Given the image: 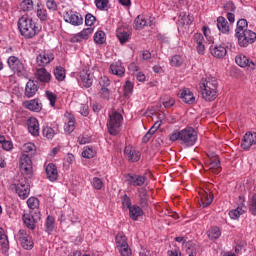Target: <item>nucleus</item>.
Returning <instances> with one entry per match:
<instances>
[{
    "mask_svg": "<svg viewBox=\"0 0 256 256\" xmlns=\"http://www.w3.org/2000/svg\"><path fill=\"white\" fill-rule=\"evenodd\" d=\"M218 85L217 80L213 76H206L205 78H202L199 83L202 99L208 102L215 101L218 96Z\"/></svg>",
    "mask_w": 256,
    "mask_h": 256,
    "instance_id": "1",
    "label": "nucleus"
},
{
    "mask_svg": "<svg viewBox=\"0 0 256 256\" xmlns=\"http://www.w3.org/2000/svg\"><path fill=\"white\" fill-rule=\"evenodd\" d=\"M170 141H180L184 147H193L197 143V131L193 127L184 128L170 135Z\"/></svg>",
    "mask_w": 256,
    "mask_h": 256,
    "instance_id": "2",
    "label": "nucleus"
},
{
    "mask_svg": "<svg viewBox=\"0 0 256 256\" xmlns=\"http://www.w3.org/2000/svg\"><path fill=\"white\" fill-rule=\"evenodd\" d=\"M18 29L24 39H33V37L39 33V27H37V24H35L33 19L27 16L19 18Z\"/></svg>",
    "mask_w": 256,
    "mask_h": 256,
    "instance_id": "3",
    "label": "nucleus"
},
{
    "mask_svg": "<svg viewBox=\"0 0 256 256\" xmlns=\"http://www.w3.org/2000/svg\"><path fill=\"white\" fill-rule=\"evenodd\" d=\"M123 123V115L117 111H113L109 114V119L107 122L108 133L110 135H117L119 133V129L121 128V124Z\"/></svg>",
    "mask_w": 256,
    "mask_h": 256,
    "instance_id": "4",
    "label": "nucleus"
},
{
    "mask_svg": "<svg viewBox=\"0 0 256 256\" xmlns=\"http://www.w3.org/2000/svg\"><path fill=\"white\" fill-rule=\"evenodd\" d=\"M7 63L11 71L18 77H27V68H25V64H23L19 58L10 56Z\"/></svg>",
    "mask_w": 256,
    "mask_h": 256,
    "instance_id": "5",
    "label": "nucleus"
},
{
    "mask_svg": "<svg viewBox=\"0 0 256 256\" xmlns=\"http://www.w3.org/2000/svg\"><path fill=\"white\" fill-rule=\"evenodd\" d=\"M205 169L206 171H210V173H214V175L221 173V161L217 154H208V158L205 161Z\"/></svg>",
    "mask_w": 256,
    "mask_h": 256,
    "instance_id": "6",
    "label": "nucleus"
},
{
    "mask_svg": "<svg viewBox=\"0 0 256 256\" xmlns=\"http://www.w3.org/2000/svg\"><path fill=\"white\" fill-rule=\"evenodd\" d=\"M235 37L238 39L240 47H248L251 43H255L256 33L251 30H245L243 32H236Z\"/></svg>",
    "mask_w": 256,
    "mask_h": 256,
    "instance_id": "7",
    "label": "nucleus"
},
{
    "mask_svg": "<svg viewBox=\"0 0 256 256\" xmlns=\"http://www.w3.org/2000/svg\"><path fill=\"white\" fill-rule=\"evenodd\" d=\"M20 171L23 175H33V161L31 154L22 153L19 160Z\"/></svg>",
    "mask_w": 256,
    "mask_h": 256,
    "instance_id": "8",
    "label": "nucleus"
},
{
    "mask_svg": "<svg viewBox=\"0 0 256 256\" xmlns=\"http://www.w3.org/2000/svg\"><path fill=\"white\" fill-rule=\"evenodd\" d=\"M16 239L23 249H26L27 251H31V249H33V239L31 236H29V234H27V231L19 230Z\"/></svg>",
    "mask_w": 256,
    "mask_h": 256,
    "instance_id": "9",
    "label": "nucleus"
},
{
    "mask_svg": "<svg viewBox=\"0 0 256 256\" xmlns=\"http://www.w3.org/2000/svg\"><path fill=\"white\" fill-rule=\"evenodd\" d=\"M64 21L74 27H79V25H83V16L79 12L69 10L64 14Z\"/></svg>",
    "mask_w": 256,
    "mask_h": 256,
    "instance_id": "10",
    "label": "nucleus"
},
{
    "mask_svg": "<svg viewBox=\"0 0 256 256\" xmlns=\"http://www.w3.org/2000/svg\"><path fill=\"white\" fill-rule=\"evenodd\" d=\"M13 187L20 199H27V197H29L31 190L29 189V184H27V181H25L24 178H21L18 183L13 185Z\"/></svg>",
    "mask_w": 256,
    "mask_h": 256,
    "instance_id": "11",
    "label": "nucleus"
},
{
    "mask_svg": "<svg viewBox=\"0 0 256 256\" xmlns=\"http://www.w3.org/2000/svg\"><path fill=\"white\" fill-rule=\"evenodd\" d=\"M126 181L128 185H132V187H143L145 185V182L147 181V176L128 174L126 175Z\"/></svg>",
    "mask_w": 256,
    "mask_h": 256,
    "instance_id": "12",
    "label": "nucleus"
},
{
    "mask_svg": "<svg viewBox=\"0 0 256 256\" xmlns=\"http://www.w3.org/2000/svg\"><path fill=\"white\" fill-rule=\"evenodd\" d=\"M124 155L131 163H137V161L141 159V153L133 149V146H126L124 149Z\"/></svg>",
    "mask_w": 256,
    "mask_h": 256,
    "instance_id": "13",
    "label": "nucleus"
},
{
    "mask_svg": "<svg viewBox=\"0 0 256 256\" xmlns=\"http://www.w3.org/2000/svg\"><path fill=\"white\" fill-rule=\"evenodd\" d=\"M253 145H256V133L248 132L244 135L241 147L244 150L251 149Z\"/></svg>",
    "mask_w": 256,
    "mask_h": 256,
    "instance_id": "14",
    "label": "nucleus"
},
{
    "mask_svg": "<svg viewBox=\"0 0 256 256\" xmlns=\"http://www.w3.org/2000/svg\"><path fill=\"white\" fill-rule=\"evenodd\" d=\"M109 71L110 73H112V75H116L117 77L125 76V66H123V62L119 60L116 62H113L110 65Z\"/></svg>",
    "mask_w": 256,
    "mask_h": 256,
    "instance_id": "15",
    "label": "nucleus"
},
{
    "mask_svg": "<svg viewBox=\"0 0 256 256\" xmlns=\"http://www.w3.org/2000/svg\"><path fill=\"white\" fill-rule=\"evenodd\" d=\"M178 97H180V99H182V101L188 105H193L195 103V96L193 95V92L189 90V88L180 90Z\"/></svg>",
    "mask_w": 256,
    "mask_h": 256,
    "instance_id": "16",
    "label": "nucleus"
},
{
    "mask_svg": "<svg viewBox=\"0 0 256 256\" xmlns=\"http://www.w3.org/2000/svg\"><path fill=\"white\" fill-rule=\"evenodd\" d=\"M27 127H28V131L31 135H33V137H39V120H37V118L35 117H30L27 120Z\"/></svg>",
    "mask_w": 256,
    "mask_h": 256,
    "instance_id": "17",
    "label": "nucleus"
},
{
    "mask_svg": "<svg viewBox=\"0 0 256 256\" xmlns=\"http://www.w3.org/2000/svg\"><path fill=\"white\" fill-rule=\"evenodd\" d=\"M236 63L239 67H248L251 71L255 70L256 65L247 56L240 54L235 58Z\"/></svg>",
    "mask_w": 256,
    "mask_h": 256,
    "instance_id": "18",
    "label": "nucleus"
},
{
    "mask_svg": "<svg viewBox=\"0 0 256 256\" xmlns=\"http://www.w3.org/2000/svg\"><path fill=\"white\" fill-rule=\"evenodd\" d=\"M193 41L197 45V53H199V55H205V37H203V34L195 33L193 36Z\"/></svg>",
    "mask_w": 256,
    "mask_h": 256,
    "instance_id": "19",
    "label": "nucleus"
},
{
    "mask_svg": "<svg viewBox=\"0 0 256 256\" xmlns=\"http://www.w3.org/2000/svg\"><path fill=\"white\" fill-rule=\"evenodd\" d=\"M34 75L41 83H49L51 81V73L45 68L36 69Z\"/></svg>",
    "mask_w": 256,
    "mask_h": 256,
    "instance_id": "20",
    "label": "nucleus"
},
{
    "mask_svg": "<svg viewBox=\"0 0 256 256\" xmlns=\"http://www.w3.org/2000/svg\"><path fill=\"white\" fill-rule=\"evenodd\" d=\"M53 59H55V55L44 52L36 57V63L39 67H45V65H49Z\"/></svg>",
    "mask_w": 256,
    "mask_h": 256,
    "instance_id": "21",
    "label": "nucleus"
},
{
    "mask_svg": "<svg viewBox=\"0 0 256 256\" xmlns=\"http://www.w3.org/2000/svg\"><path fill=\"white\" fill-rule=\"evenodd\" d=\"M37 91H39V86L33 80H29L25 87V96L30 99V97H35L37 95Z\"/></svg>",
    "mask_w": 256,
    "mask_h": 256,
    "instance_id": "22",
    "label": "nucleus"
},
{
    "mask_svg": "<svg viewBox=\"0 0 256 256\" xmlns=\"http://www.w3.org/2000/svg\"><path fill=\"white\" fill-rule=\"evenodd\" d=\"M46 175H47V179H49V181H57V179L59 178V172L57 171V166H55V164L50 163L46 166Z\"/></svg>",
    "mask_w": 256,
    "mask_h": 256,
    "instance_id": "23",
    "label": "nucleus"
},
{
    "mask_svg": "<svg viewBox=\"0 0 256 256\" xmlns=\"http://www.w3.org/2000/svg\"><path fill=\"white\" fill-rule=\"evenodd\" d=\"M217 27L220 33H223L224 35H229V31H231L229 22H227V19L223 16L217 18Z\"/></svg>",
    "mask_w": 256,
    "mask_h": 256,
    "instance_id": "24",
    "label": "nucleus"
},
{
    "mask_svg": "<svg viewBox=\"0 0 256 256\" xmlns=\"http://www.w3.org/2000/svg\"><path fill=\"white\" fill-rule=\"evenodd\" d=\"M23 105L26 109L34 111L35 113H39V111L43 109V104H41L37 99L25 101Z\"/></svg>",
    "mask_w": 256,
    "mask_h": 256,
    "instance_id": "25",
    "label": "nucleus"
},
{
    "mask_svg": "<svg viewBox=\"0 0 256 256\" xmlns=\"http://www.w3.org/2000/svg\"><path fill=\"white\" fill-rule=\"evenodd\" d=\"M80 78L84 87L89 88L93 85V74L89 73V70H82L80 72Z\"/></svg>",
    "mask_w": 256,
    "mask_h": 256,
    "instance_id": "26",
    "label": "nucleus"
},
{
    "mask_svg": "<svg viewBox=\"0 0 256 256\" xmlns=\"http://www.w3.org/2000/svg\"><path fill=\"white\" fill-rule=\"evenodd\" d=\"M129 209V217L132 221H139V217H143V209L138 205H132Z\"/></svg>",
    "mask_w": 256,
    "mask_h": 256,
    "instance_id": "27",
    "label": "nucleus"
},
{
    "mask_svg": "<svg viewBox=\"0 0 256 256\" xmlns=\"http://www.w3.org/2000/svg\"><path fill=\"white\" fill-rule=\"evenodd\" d=\"M213 203V193L211 191H203L201 193L200 204L202 207H209Z\"/></svg>",
    "mask_w": 256,
    "mask_h": 256,
    "instance_id": "28",
    "label": "nucleus"
},
{
    "mask_svg": "<svg viewBox=\"0 0 256 256\" xmlns=\"http://www.w3.org/2000/svg\"><path fill=\"white\" fill-rule=\"evenodd\" d=\"M116 37L119 39L121 45H124V43L129 42V39H131V34L129 33V31L123 28H119L116 31Z\"/></svg>",
    "mask_w": 256,
    "mask_h": 256,
    "instance_id": "29",
    "label": "nucleus"
},
{
    "mask_svg": "<svg viewBox=\"0 0 256 256\" xmlns=\"http://www.w3.org/2000/svg\"><path fill=\"white\" fill-rule=\"evenodd\" d=\"M211 55L216 59H223L227 55V48L223 45L216 46L211 49Z\"/></svg>",
    "mask_w": 256,
    "mask_h": 256,
    "instance_id": "30",
    "label": "nucleus"
},
{
    "mask_svg": "<svg viewBox=\"0 0 256 256\" xmlns=\"http://www.w3.org/2000/svg\"><path fill=\"white\" fill-rule=\"evenodd\" d=\"M93 33V28H86L83 29L80 33H78L76 36L72 38V43H79V39H89V35Z\"/></svg>",
    "mask_w": 256,
    "mask_h": 256,
    "instance_id": "31",
    "label": "nucleus"
},
{
    "mask_svg": "<svg viewBox=\"0 0 256 256\" xmlns=\"http://www.w3.org/2000/svg\"><path fill=\"white\" fill-rule=\"evenodd\" d=\"M0 245L3 253H7V251H9V238L7 237V234H5V230H3V228H0Z\"/></svg>",
    "mask_w": 256,
    "mask_h": 256,
    "instance_id": "32",
    "label": "nucleus"
},
{
    "mask_svg": "<svg viewBox=\"0 0 256 256\" xmlns=\"http://www.w3.org/2000/svg\"><path fill=\"white\" fill-rule=\"evenodd\" d=\"M66 117L68 121L64 125V131L70 135V133L75 131V117L71 114H66Z\"/></svg>",
    "mask_w": 256,
    "mask_h": 256,
    "instance_id": "33",
    "label": "nucleus"
},
{
    "mask_svg": "<svg viewBox=\"0 0 256 256\" xmlns=\"http://www.w3.org/2000/svg\"><path fill=\"white\" fill-rule=\"evenodd\" d=\"M247 207L245 206H238L236 209H232L229 212V217L232 219H239L243 213H246Z\"/></svg>",
    "mask_w": 256,
    "mask_h": 256,
    "instance_id": "34",
    "label": "nucleus"
},
{
    "mask_svg": "<svg viewBox=\"0 0 256 256\" xmlns=\"http://www.w3.org/2000/svg\"><path fill=\"white\" fill-rule=\"evenodd\" d=\"M207 236L210 241H215L216 239H219L221 237V229H219V227L217 226L211 227L207 231Z\"/></svg>",
    "mask_w": 256,
    "mask_h": 256,
    "instance_id": "35",
    "label": "nucleus"
},
{
    "mask_svg": "<svg viewBox=\"0 0 256 256\" xmlns=\"http://www.w3.org/2000/svg\"><path fill=\"white\" fill-rule=\"evenodd\" d=\"M23 222L26 225V227H28V229H35L36 220L35 217L31 215V213H26L23 215Z\"/></svg>",
    "mask_w": 256,
    "mask_h": 256,
    "instance_id": "36",
    "label": "nucleus"
},
{
    "mask_svg": "<svg viewBox=\"0 0 256 256\" xmlns=\"http://www.w3.org/2000/svg\"><path fill=\"white\" fill-rule=\"evenodd\" d=\"M138 193H139V199H140L139 203L141 207H147V205H149V199L147 198V190L143 188H139Z\"/></svg>",
    "mask_w": 256,
    "mask_h": 256,
    "instance_id": "37",
    "label": "nucleus"
},
{
    "mask_svg": "<svg viewBox=\"0 0 256 256\" xmlns=\"http://www.w3.org/2000/svg\"><path fill=\"white\" fill-rule=\"evenodd\" d=\"M193 15L190 14H180L179 19H178V25H191L193 23Z\"/></svg>",
    "mask_w": 256,
    "mask_h": 256,
    "instance_id": "38",
    "label": "nucleus"
},
{
    "mask_svg": "<svg viewBox=\"0 0 256 256\" xmlns=\"http://www.w3.org/2000/svg\"><path fill=\"white\" fill-rule=\"evenodd\" d=\"M54 77L57 81H65V68L58 66L54 69Z\"/></svg>",
    "mask_w": 256,
    "mask_h": 256,
    "instance_id": "39",
    "label": "nucleus"
},
{
    "mask_svg": "<svg viewBox=\"0 0 256 256\" xmlns=\"http://www.w3.org/2000/svg\"><path fill=\"white\" fill-rule=\"evenodd\" d=\"M76 109L82 117H88L89 116V105L87 103H78L76 106Z\"/></svg>",
    "mask_w": 256,
    "mask_h": 256,
    "instance_id": "40",
    "label": "nucleus"
},
{
    "mask_svg": "<svg viewBox=\"0 0 256 256\" xmlns=\"http://www.w3.org/2000/svg\"><path fill=\"white\" fill-rule=\"evenodd\" d=\"M116 245L118 248L123 247V245H127V236L123 234V232H120L115 237Z\"/></svg>",
    "mask_w": 256,
    "mask_h": 256,
    "instance_id": "41",
    "label": "nucleus"
},
{
    "mask_svg": "<svg viewBox=\"0 0 256 256\" xmlns=\"http://www.w3.org/2000/svg\"><path fill=\"white\" fill-rule=\"evenodd\" d=\"M147 26V20L143 19V17L138 16L134 21V28L137 30L143 29V27Z\"/></svg>",
    "mask_w": 256,
    "mask_h": 256,
    "instance_id": "42",
    "label": "nucleus"
},
{
    "mask_svg": "<svg viewBox=\"0 0 256 256\" xmlns=\"http://www.w3.org/2000/svg\"><path fill=\"white\" fill-rule=\"evenodd\" d=\"M247 26H248V24L245 19L238 20L235 33H243V31H248Z\"/></svg>",
    "mask_w": 256,
    "mask_h": 256,
    "instance_id": "43",
    "label": "nucleus"
},
{
    "mask_svg": "<svg viewBox=\"0 0 256 256\" xmlns=\"http://www.w3.org/2000/svg\"><path fill=\"white\" fill-rule=\"evenodd\" d=\"M185 60L183 59V56L181 55H174L172 58H171V65L172 67H181V65H183V62Z\"/></svg>",
    "mask_w": 256,
    "mask_h": 256,
    "instance_id": "44",
    "label": "nucleus"
},
{
    "mask_svg": "<svg viewBox=\"0 0 256 256\" xmlns=\"http://www.w3.org/2000/svg\"><path fill=\"white\" fill-rule=\"evenodd\" d=\"M53 229H55V218L48 216L46 219V231L47 233H53Z\"/></svg>",
    "mask_w": 256,
    "mask_h": 256,
    "instance_id": "45",
    "label": "nucleus"
},
{
    "mask_svg": "<svg viewBox=\"0 0 256 256\" xmlns=\"http://www.w3.org/2000/svg\"><path fill=\"white\" fill-rule=\"evenodd\" d=\"M94 41L98 45H103V43H105V41H106L105 32H103V31L96 32L94 35Z\"/></svg>",
    "mask_w": 256,
    "mask_h": 256,
    "instance_id": "46",
    "label": "nucleus"
},
{
    "mask_svg": "<svg viewBox=\"0 0 256 256\" xmlns=\"http://www.w3.org/2000/svg\"><path fill=\"white\" fill-rule=\"evenodd\" d=\"M22 11H31L33 9V0H23L20 4Z\"/></svg>",
    "mask_w": 256,
    "mask_h": 256,
    "instance_id": "47",
    "label": "nucleus"
},
{
    "mask_svg": "<svg viewBox=\"0 0 256 256\" xmlns=\"http://www.w3.org/2000/svg\"><path fill=\"white\" fill-rule=\"evenodd\" d=\"M95 155H96L95 150H93L90 147H86L82 152V157H84L85 159H93Z\"/></svg>",
    "mask_w": 256,
    "mask_h": 256,
    "instance_id": "48",
    "label": "nucleus"
},
{
    "mask_svg": "<svg viewBox=\"0 0 256 256\" xmlns=\"http://www.w3.org/2000/svg\"><path fill=\"white\" fill-rule=\"evenodd\" d=\"M42 133L46 139H53V137H55V130L49 126L43 128Z\"/></svg>",
    "mask_w": 256,
    "mask_h": 256,
    "instance_id": "49",
    "label": "nucleus"
},
{
    "mask_svg": "<svg viewBox=\"0 0 256 256\" xmlns=\"http://www.w3.org/2000/svg\"><path fill=\"white\" fill-rule=\"evenodd\" d=\"M133 82L127 80L124 84V94L127 97L128 95H131L133 93Z\"/></svg>",
    "mask_w": 256,
    "mask_h": 256,
    "instance_id": "50",
    "label": "nucleus"
},
{
    "mask_svg": "<svg viewBox=\"0 0 256 256\" xmlns=\"http://www.w3.org/2000/svg\"><path fill=\"white\" fill-rule=\"evenodd\" d=\"M27 205H28L29 209H37L39 207V199H37L35 197H30L27 200Z\"/></svg>",
    "mask_w": 256,
    "mask_h": 256,
    "instance_id": "51",
    "label": "nucleus"
},
{
    "mask_svg": "<svg viewBox=\"0 0 256 256\" xmlns=\"http://www.w3.org/2000/svg\"><path fill=\"white\" fill-rule=\"evenodd\" d=\"M92 186L94 189H97V191H101V189H103V180H101V178L94 177L92 179Z\"/></svg>",
    "mask_w": 256,
    "mask_h": 256,
    "instance_id": "52",
    "label": "nucleus"
},
{
    "mask_svg": "<svg viewBox=\"0 0 256 256\" xmlns=\"http://www.w3.org/2000/svg\"><path fill=\"white\" fill-rule=\"evenodd\" d=\"M46 97L50 101L51 107H55V103H57V95L51 91H46Z\"/></svg>",
    "mask_w": 256,
    "mask_h": 256,
    "instance_id": "53",
    "label": "nucleus"
},
{
    "mask_svg": "<svg viewBox=\"0 0 256 256\" xmlns=\"http://www.w3.org/2000/svg\"><path fill=\"white\" fill-rule=\"evenodd\" d=\"M249 211L251 215H256V194H253L251 197Z\"/></svg>",
    "mask_w": 256,
    "mask_h": 256,
    "instance_id": "54",
    "label": "nucleus"
},
{
    "mask_svg": "<svg viewBox=\"0 0 256 256\" xmlns=\"http://www.w3.org/2000/svg\"><path fill=\"white\" fill-rule=\"evenodd\" d=\"M119 252L122 256H131V248H129V244H125L120 246Z\"/></svg>",
    "mask_w": 256,
    "mask_h": 256,
    "instance_id": "55",
    "label": "nucleus"
},
{
    "mask_svg": "<svg viewBox=\"0 0 256 256\" xmlns=\"http://www.w3.org/2000/svg\"><path fill=\"white\" fill-rule=\"evenodd\" d=\"M23 153L29 155V153L35 151V144L33 143H26L22 147Z\"/></svg>",
    "mask_w": 256,
    "mask_h": 256,
    "instance_id": "56",
    "label": "nucleus"
},
{
    "mask_svg": "<svg viewBox=\"0 0 256 256\" xmlns=\"http://www.w3.org/2000/svg\"><path fill=\"white\" fill-rule=\"evenodd\" d=\"M97 9H100V11H103L104 9H107V5H109V0H95Z\"/></svg>",
    "mask_w": 256,
    "mask_h": 256,
    "instance_id": "57",
    "label": "nucleus"
},
{
    "mask_svg": "<svg viewBox=\"0 0 256 256\" xmlns=\"http://www.w3.org/2000/svg\"><path fill=\"white\" fill-rule=\"evenodd\" d=\"M122 205L124 208L126 207V209H131V207H133V205H131V198L127 196V194L122 197Z\"/></svg>",
    "mask_w": 256,
    "mask_h": 256,
    "instance_id": "58",
    "label": "nucleus"
},
{
    "mask_svg": "<svg viewBox=\"0 0 256 256\" xmlns=\"http://www.w3.org/2000/svg\"><path fill=\"white\" fill-rule=\"evenodd\" d=\"M37 17H39L41 21H47V10L45 8L38 9Z\"/></svg>",
    "mask_w": 256,
    "mask_h": 256,
    "instance_id": "59",
    "label": "nucleus"
},
{
    "mask_svg": "<svg viewBox=\"0 0 256 256\" xmlns=\"http://www.w3.org/2000/svg\"><path fill=\"white\" fill-rule=\"evenodd\" d=\"M153 135H155V132L153 131V129H149L148 132L143 136L142 143H149Z\"/></svg>",
    "mask_w": 256,
    "mask_h": 256,
    "instance_id": "60",
    "label": "nucleus"
},
{
    "mask_svg": "<svg viewBox=\"0 0 256 256\" xmlns=\"http://www.w3.org/2000/svg\"><path fill=\"white\" fill-rule=\"evenodd\" d=\"M57 1L55 0H47L46 6L49 11H57Z\"/></svg>",
    "mask_w": 256,
    "mask_h": 256,
    "instance_id": "61",
    "label": "nucleus"
},
{
    "mask_svg": "<svg viewBox=\"0 0 256 256\" xmlns=\"http://www.w3.org/2000/svg\"><path fill=\"white\" fill-rule=\"evenodd\" d=\"M93 23H95V16L92 14H86L85 25H87V27H92Z\"/></svg>",
    "mask_w": 256,
    "mask_h": 256,
    "instance_id": "62",
    "label": "nucleus"
},
{
    "mask_svg": "<svg viewBox=\"0 0 256 256\" xmlns=\"http://www.w3.org/2000/svg\"><path fill=\"white\" fill-rule=\"evenodd\" d=\"M99 95L100 97H102V99L109 100V97L111 96V92L107 88L102 87L99 92Z\"/></svg>",
    "mask_w": 256,
    "mask_h": 256,
    "instance_id": "63",
    "label": "nucleus"
},
{
    "mask_svg": "<svg viewBox=\"0 0 256 256\" xmlns=\"http://www.w3.org/2000/svg\"><path fill=\"white\" fill-rule=\"evenodd\" d=\"M99 84L102 86V88H107L109 85H111V80H109V77L103 76L100 78Z\"/></svg>",
    "mask_w": 256,
    "mask_h": 256,
    "instance_id": "64",
    "label": "nucleus"
}]
</instances>
